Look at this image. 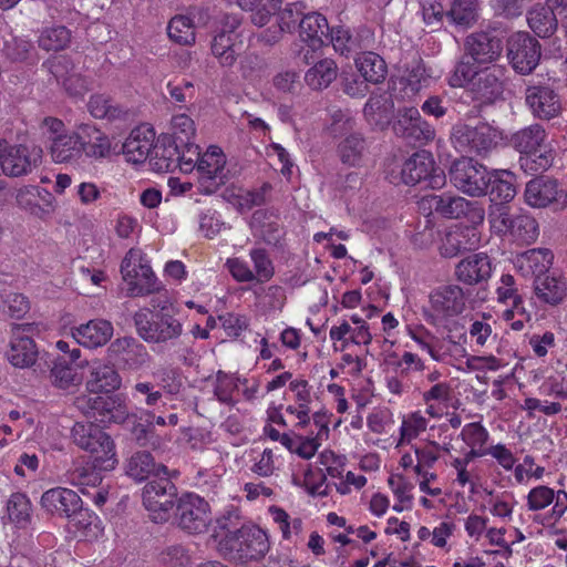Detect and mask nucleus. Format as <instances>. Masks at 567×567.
<instances>
[{
    "label": "nucleus",
    "instance_id": "60",
    "mask_svg": "<svg viewBox=\"0 0 567 567\" xmlns=\"http://www.w3.org/2000/svg\"><path fill=\"white\" fill-rule=\"evenodd\" d=\"M461 437L470 447L485 449L489 434L480 422H472L463 426Z\"/></svg>",
    "mask_w": 567,
    "mask_h": 567
},
{
    "label": "nucleus",
    "instance_id": "14",
    "mask_svg": "<svg viewBox=\"0 0 567 567\" xmlns=\"http://www.w3.org/2000/svg\"><path fill=\"white\" fill-rule=\"evenodd\" d=\"M489 171L473 158L463 157L452 165L450 179L462 193L468 196L485 195L488 189Z\"/></svg>",
    "mask_w": 567,
    "mask_h": 567
},
{
    "label": "nucleus",
    "instance_id": "59",
    "mask_svg": "<svg viewBox=\"0 0 567 567\" xmlns=\"http://www.w3.org/2000/svg\"><path fill=\"white\" fill-rule=\"evenodd\" d=\"M474 64L475 63H471L468 60H462L450 76V85L453 87H463L474 82L481 73Z\"/></svg>",
    "mask_w": 567,
    "mask_h": 567
},
{
    "label": "nucleus",
    "instance_id": "28",
    "mask_svg": "<svg viewBox=\"0 0 567 567\" xmlns=\"http://www.w3.org/2000/svg\"><path fill=\"white\" fill-rule=\"evenodd\" d=\"M467 56L476 64L494 62L501 54L502 48L498 39L487 32H476L467 37L465 42Z\"/></svg>",
    "mask_w": 567,
    "mask_h": 567
},
{
    "label": "nucleus",
    "instance_id": "33",
    "mask_svg": "<svg viewBox=\"0 0 567 567\" xmlns=\"http://www.w3.org/2000/svg\"><path fill=\"white\" fill-rule=\"evenodd\" d=\"M73 339L87 349L104 346L113 336V326L103 319L91 320L72 331Z\"/></svg>",
    "mask_w": 567,
    "mask_h": 567
},
{
    "label": "nucleus",
    "instance_id": "21",
    "mask_svg": "<svg viewBox=\"0 0 567 567\" xmlns=\"http://www.w3.org/2000/svg\"><path fill=\"white\" fill-rule=\"evenodd\" d=\"M524 197L526 204L535 208L547 207L551 203L567 204V193L558 187L556 181L545 177L529 181Z\"/></svg>",
    "mask_w": 567,
    "mask_h": 567
},
{
    "label": "nucleus",
    "instance_id": "10",
    "mask_svg": "<svg viewBox=\"0 0 567 567\" xmlns=\"http://www.w3.org/2000/svg\"><path fill=\"white\" fill-rule=\"evenodd\" d=\"M419 206L423 212L436 213L446 218L465 216L473 224H482L485 218V210L482 205L456 195H426L421 198Z\"/></svg>",
    "mask_w": 567,
    "mask_h": 567
},
{
    "label": "nucleus",
    "instance_id": "40",
    "mask_svg": "<svg viewBox=\"0 0 567 567\" xmlns=\"http://www.w3.org/2000/svg\"><path fill=\"white\" fill-rule=\"evenodd\" d=\"M365 141L359 133H352L342 138L337 145V155L343 165L360 167L364 161Z\"/></svg>",
    "mask_w": 567,
    "mask_h": 567
},
{
    "label": "nucleus",
    "instance_id": "63",
    "mask_svg": "<svg viewBox=\"0 0 567 567\" xmlns=\"http://www.w3.org/2000/svg\"><path fill=\"white\" fill-rule=\"evenodd\" d=\"M154 377L159 380L163 389L168 393H178L182 388V374L177 368L167 365L157 369L154 372Z\"/></svg>",
    "mask_w": 567,
    "mask_h": 567
},
{
    "label": "nucleus",
    "instance_id": "16",
    "mask_svg": "<svg viewBox=\"0 0 567 567\" xmlns=\"http://www.w3.org/2000/svg\"><path fill=\"white\" fill-rule=\"evenodd\" d=\"M75 405L85 415L102 423L120 422L125 415V406L120 395H80L75 399Z\"/></svg>",
    "mask_w": 567,
    "mask_h": 567
},
{
    "label": "nucleus",
    "instance_id": "15",
    "mask_svg": "<svg viewBox=\"0 0 567 567\" xmlns=\"http://www.w3.org/2000/svg\"><path fill=\"white\" fill-rule=\"evenodd\" d=\"M42 151L27 145H11L0 140V172L7 176H22L41 161Z\"/></svg>",
    "mask_w": 567,
    "mask_h": 567
},
{
    "label": "nucleus",
    "instance_id": "11",
    "mask_svg": "<svg viewBox=\"0 0 567 567\" xmlns=\"http://www.w3.org/2000/svg\"><path fill=\"white\" fill-rule=\"evenodd\" d=\"M42 127L49 134V150L54 163H79L82 159L79 125L68 133L63 121L48 116L43 120Z\"/></svg>",
    "mask_w": 567,
    "mask_h": 567
},
{
    "label": "nucleus",
    "instance_id": "26",
    "mask_svg": "<svg viewBox=\"0 0 567 567\" xmlns=\"http://www.w3.org/2000/svg\"><path fill=\"white\" fill-rule=\"evenodd\" d=\"M554 264V252L548 248H533L513 259L514 268L523 277L545 276Z\"/></svg>",
    "mask_w": 567,
    "mask_h": 567
},
{
    "label": "nucleus",
    "instance_id": "4",
    "mask_svg": "<svg viewBox=\"0 0 567 567\" xmlns=\"http://www.w3.org/2000/svg\"><path fill=\"white\" fill-rule=\"evenodd\" d=\"M546 131L539 124L526 126L512 135L511 143L522 156L519 163L532 174L548 169L554 161L553 151L546 144Z\"/></svg>",
    "mask_w": 567,
    "mask_h": 567
},
{
    "label": "nucleus",
    "instance_id": "19",
    "mask_svg": "<svg viewBox=\"0 0 567 567\" xmlns=\"http://www.w3.org/2000/svg\"><path fill=\"white\" fill-rule=\"evenodd\" d=\"M393 130L396 135L421 143L431 142L435 137L434 127L423 120L419 110L413 106L403 107L398 112Z\"/></svg>",
    "mask_w": 567,
    "mask_h": 567
},
{
    "label": "nucleus",
    "instance_id": "42",
    "mask_svg": "<svg viewBox=\"0 0 567 567\" xmlns=\"http://www.w3.org/2000/svg\"><path fill=\"white\" fill-rule=\"evenodd\" d=\"M338 75V66L331 59L315 63L305 74L306 84L312 90L327 89Z\"/></svg>",
    "mask_w": 567,
    "mask_h": 567
},
{
    "label": "nucleus",
    "instance_id": "41",
    "mask_svg": "<svg viewBox=\"0 0 567 567\" xmlns=\"http://www.w3.org/2000/svg\"><path fill=\"white\" fill-rule=\"evenodd\" d=\"M355 66L363 80L372 84L383 82L388 72L385 61L374 52L361 53L355 59Z\"/></svg>",
    "mask_w": 567,
    "mask_h": 567
},
{
    "label": "nucleus",
    "instance_id": "39",
    "mask_svg": "<svg viewBox=\"0 0 567 567\" xmlns=\"http://www.w3.org/2000/svg\"><path fill=\"white\" fill-rule=\"evenodd\" d=\"M18 206L35 217H43L48 209L45 206H51L53 196L45 188L39 186H23L18 189L16 195Z\"/></svg>",
    "mask_w": 567,
    "mask_h": 567
},
{
    "label": "nucleus",
    "instance_id": "29",
    "mask_svg": "<svg viewBox=\"0 0 567 567\" xmlns=\"http://www.w3.org/2000/svg\"><path fill=\"white\" fill-rule=\"evenodd\" d=\"M121 385V378L112 364L100 359L92 361L86 389L91 394L113 393Z\"/></svg>",
    "mask_w": 567,
    "mask_h": 567
},
{
    "label": "nucleus",
    "instance_id": "24",
    "mask_svg": "<svg viewBox=\"0 0 567 567\" xmlns=\"http://www.w3.org/2000/svg\"><path fill=\"white\" fill-rule=\"evenodd\" d=\"M155 131L148 124L133 128L123 144V154L127 162L144 163L155 147Z\"/></svg>",
    "mask_w": 567,
    "mask_h": 567
},
{
    "label": "nucleus",
    "instance_id": "30",
    "mask_svg": "<svg viewBox=\"0 0 567 567\" xmlns=\"http://www.w3.org/2000/svg\"><path fill=\"white\" fill-rule=\"evenodd\" d=\"M167 472L168 468L164 464H157L147 451L135 452L125 463V473L136 482L151 481Z\"/></svg>",
    "mask_w": 567,
    "mask_h": 567
},
{
    "label": "nucleus",
    "instance_id": "47",
    "mask_svg": "<svg viewBox=\"0 0 567 567\" xmlns=\"http://www.w3.org/2000/svg\"><path fill=\"white\" fill-rule=\"evenodd\" d=\"M33 324H14L11 330L10 349L16 354H38L37 344L32 338Z\"/></svg>",
    "mask_w": 567,
    "mask_h": 567
},
{
    "label": "nucleus",
    "instance_id": "23",
    "mask_svg": "<svg viewBox=\"0 0 567 567\" xmlns=\"http://www.w3.org/2000/svg\"><path fill=\"white\" fill-rule=\"evenodd\" d=\"M493 274L491 258L485 252H476L461 259L455 266V278L465 285L474 286L487 281Z\"/></svg>",
    "mask_w": 567,
    "mask_h": 567
},
{
    "label": "nucleus",
    "instance_id": "9",
    "mask_svg": "<svg viewBox=\"0 0 567 567\" xmlns=\"http://www.w3.org/2000/svg\"><path fill=\"white\" fill-rule=\"evenodd\" d=\"M142 498L153 522H167L172 517L177 499V487L172 482L169 473L148 481L143 488Z\"/></svg>",
    "mask_w": 567,
    "mask_h": 567
},
{
    "label": "nucleus",
    "instance_id": "37",
    "mask_svg": "<svg viewBox=\"0 0 567 567\" xmlns=\"http://www.w3.org/2000/svg\"><path fill=\"white\" fill-rule=\"evenodd\" d=\"M505 72L506 70L499 65H492L482 70L472 83V89L476 92L478 99L489 102L498 97L503 92Z\"/></svg>",
    "mask_w": 567,
    "mask_h": 567
},
{
    "label": "nucleus",
    "instance_id": "51",
    "mask_svg": "<svg viewBox=\"0 0 567 567\" xmlns=\"http://www.w3.org/2000/svg\"><path fill=\"white\" fill-rule=\"evenodd\" d=\"M63 69L64 68L59 62L52 65L51 72L56 80L62 83L70 95H83L89 89L87 81L73 69L71 71L66 70L65 72H63Z\"/></svg>",
    "mask_w": 567,
    "mask_h": 567
},
{
    "label": "nucleus",
    "instance_id": "50",
    "mask_svg": "<svg viewBox=\"0 0 567 567\" xmlns=\"http://www.w3.org/2000/svg\"><path fill=\"white\" fill-rule=\"evenodd\" d=\"M497 320L513 331H522L530 321V313L526 310L523 299H517L511 307L497 311Z\"/></svg>",
    "mask_w": 567,
    "mask_h": 567
},
{
    "label": "nucleus",
    "instance_id": "8",
    "mask_svg": "<svg viewBox=\"0 0 567 567\" xmlns=\"http://www.w3.org/2000/svg\"><path fill=\"white\" fill-rule=\"evenodd\" d=\"M121 275L127 284L130 296H146L162 288L150 261L142 250L132 248L121 264Z\"/></svg>",
    "mask_w": 567,
    "mask_h": 567
},
{
    "label": "nucleus",
    "instance_id": "25",
    "mask_svg": "<svg viewBox=\"0 0 567 567\" xmlns=\"http://www.w3.org/2000/svg\"><path fill=\"white\" fill-rule=\"evenodd\" d=\"M79 134L81 157L99 161L111 155L112 142L96 125L81 123L79 124Z\"/></svg>",
    "mask_w": 567,
    "mask_h": 567
},
{
    "label": "nucleus",
    "instance_id": "43",
    "mask_svg": "<svg viewBox=\"0 0 567 567\" xmlns=\"http://www.w3.org/2000/svg\"><path fill=\"white\" fill-rule=\"evenodd\" d=\"M81 357L56 358L51 369V377L56 386L65 389L81 380V377L78 374V368H82V362H76Z\"/></svg>",
    "mask_w": 567,
    "mask_h": 567
},
{
    "label": "nucleus",
    "instance_id": "62",
    "mask_svg": "<svg viewBox=\"0 0 567 567\" xmlns=\"http://www.w3.org/2000/svg\"><path fill=\"white\" fill-rule=\"evenodd\" d=\"M496 285L495 293L498 303L506 305L508 301L514 303L517 299H522L515 278L511 274H503Z\"/></svg>",
    "mask_w": 567,
    "mask_h": 567
},
{
    "label": "nucleus",
    "instance_id": "38",
    "mask_svg": "<svg viewBox=\"0 0 567 567\" xmlns=\"http://www.w3.org/2000/svg\"><path fill=\"white\" fill-rule=\"evenodd\" d=\"M226 155L219 146L210 145L202 153L197 172L203 179L223 184L226 178Z\"/></svg>",
    "mask_w": 567,
    "mask_h": 567
},
{
    "label": "nucleus",
    "instance_id": "35",
    "mask_svg": "<svg viewBox=\"0 0 567 567\" xmlns=\"http://www.w3.org/2000/svg\"><path fill=\"white\" fill-rule=\"evenodd\" d=\"M489 212L495 206H504L503 204L509 203L516 196V177L508 169H494L491 171L488 176Z\"/></svg>",
    "mask_w": 567,
    "mask_h": 567
},
{
    "label": "nucleus",
    "instance_id": "61",
    "mask_svg": "<svg viewBox=\"0 0 567 567\" xmlns=\"http://www.w3.org/2000/svg\"><path fill=\"white\" fill-rule=\"evenodd\" d=\"M555 499V491L546 485L533 487L527 494V508L538 512L549 506Z\"/></svg>",
    "mask_w": 567,
    "mask_h": 567
},
{
    "label": "nucleus",
    "instance_id": "36",
    "mask_svg": "<svg viewBox=\"0 0 567 567\" xmlns=\"http://www.w3.org/2000/svg\"><path fill=\"white\" fill-rule=\"evenodd\" d=\"M477 244L478 236L475 228L455 226L445 234L440 246V251L443 257L452 258L462 250L475 248Z\"/></svg>",
    "mask_w": 567,
    "mask_h": 567
},
{
    "label": "nucleus",
    "instance_id": "12",
    "mask_svg": "<svg viewBox=\"0 0 567 567\" xmlns=\"http://www.w3.org/2000/svg\"><path fill=\"white\" fill-rule=\"evenodd\" d=\"M174 523L188 534L205 533L212 523L208 502L195 493H185L176 499Z\"/></svg>",
    "mask_w": 567,
    "mask_h": 567
},
{
    "label": "nucleus",
    "instance_id": "17",
    "mask_svg": "<svg viewBox=\"0 0 567 567\" xmlns=\"http://www.w3.org/2000/svg\"><path fill=\"white\" fill-rule=\"evenodd\" d=\"M508 59L513 68L522 73H530L540 59L538 42L526 32H517L508 39Z\"/></svg>",
    "mask_w": 567,
    "mask_h": 567
},
{
    "label": "nucleus",
    "instance_id": "7",
    "mask_svg": "<svg viewBox=\"0 0 567 567\" xmlns=\"http://www.w3.org/2000/svg\"><path fill=\"white\" fill-rule=\"evenodd\" d=\"M491 229L499 235L507 236L517 245H532L539 236L536 219L526 214L511 215L506 206H495L488 214Z\"/></svg>",
    "mask_w": 567,
    "mask_h": 567
},
{
    "label": "nucleus",
    "instance_id": "44",
    "mask_svg": "<svg viewBox=\"0 0 567 567\" xmlns=\"http://www.w3.org/2000/svg\"><path fill=\"white\" fill-rule=\"evenodd\" d=\"M527 21L529 28L540 38H548L557 30V18L549 8L536 6L528 11Z\"/></svg>",
    "mask_w": 567,
    "mask_h": 567
},
{
    "label": "nucleus",
    "instance_id": "46",
    "mask_svg": "<svg viewBox=\"0 0 567 567\" xmlns=\"http://www.w3.org/2000/svg\"><path fill=\"white\" fill-rule=\"evenodd\" d=\"M237 2L241 9L252 11L251 22L261 28L277 12L281 0H237Z\"/></svg>",
    "mask_w": 567,
    "mask_h": 567
},
{
    "label": "nucleus",
    "instance_id": "20",
    "mask_svg": "<svg viewBox=\"0 0 567 567\" xmlns=\"http://www.w3.org/2000/svg\"><path fill=\"white\" fill-rule=\"evenodd\" d=\"M533 293L540 305L557 307L567 299V277L560 271L538 276L533 282Z\"/></svg>",
    "mask_w": 567,
    "mask_h": 567
},
{
    "label": "nucleus",
    "instance_id": "49",
    "mask_svg": "<svg viewBox=\"0 0 567 567\" xmlns=\"http://www.w3.org/2000/svg\"><path fill=\"white\" fill-rule=\"evenodd\" d=\"M9 519L19 528H24L31 520V502L22 493H14L7 503Z\"/></svg>",
    "mask_w": 567,
    "mask_h": 567
},
{
    "label": "nucleus",
    "instance_id": "56",
    "mask_svg": "<svg viewBox=\"0 0 567 567\" xmlns=\"http://www.w3.org/2000/svg\"><path fill=\"white\" fill-rule=\"evenodd\" d=\"M241 382L239 378L235 379L233 375L219 370L216 374V384L214 388V395L224 404L233 405V392L238 389V383Z\"/></svg>",
    "mask_w": 567,
    "mask_h": 567
},
{
    "label": "nucleus",
    "instance_id": "48",
    "mask_svg": "<svg viewBox=\"0 0 567 567\" xmlns=\"http://www.w3.org/2000/svg\"><path fill=\"white\" fill-rule=\"evenodd\" d=\"M446 16L454 24L468 28L477 20L478 2L477 0H453Z\"/></svg>",
    "mask_w": 567,
    "mask_h": 567
},
{
    "label": "nucleus",
    "instance_id": "13",
    "mask_svg": "<svg viewBox=\"0 0 567 567\" xmlns=\"http://www.w3.org/2000/svg\"><path fill=\"white\" fill-rule=\"evenodd\" d=\"M401 179L405 185L426 182L433 189L442 188L446 183L443 169L436 166L433 155L427 151H419L404 162Z\"/></svg>",
    "mask_w": 567,
    "mask_h": 567
},
{
    "label": "nucleus",
    "instance_id": "53",
    "mask_svg": "<svg viewBox=\"0 0 567 567\" xmlns=\"http://www.w3.org/2000/svg\"><path fill=\"white\" fill-rule=\"evenodd\" d=\"M71 42V32L63 25L47 28L39 38V45L47 51L65 49Z\"/></svg>",
    "mask_w": 567,
    "mask_h": 567
},
{
    "label": "nucleus",
    "instance_id": "6",
    "mask_svg": "<svg viewBox=\"0 0 567 567\" xmlns=\"http://www.w3.org/2000/svg\"><path fill=\"white\" fill-rule=\"evenodd\" d=\"M502 140V133L485 122H458L452 128L451 142L461 153L486 155Z\"/></svg>",
    "mask_w": 567,
    "mask_h": 567
},
{
    "label": "nucleus",
    "instance_id": "58",
    "mask_svg": "<svg viewBox=\"0 0 567 567\" xmlns=\"http://www.w3.org/2000/svg\"><path fill=\"white\" fill-rule=\"evenodd\" d=\"M173 141L181 144L193 142L196 133L194 121L186 114H177L172 118Z\"/></svg>",
    "mask_w": 567,
    "mask_h": 567
},
{
    "label": "nucleus",
    "instance_id": "55",
    "mask_svg": "<svg viewBox=\"0 0 567 567\" xmlns=\"http://www.w3.org/2000/svg\"><path fill=\"white\" fill-rule=\"evenodd\" d=\"M101 471L100 468H95L93 463L92 466H78L70 473L69 480L72 485L80 488L81 493L85 494V487H96L101 484Z\"/></svg>",
    "mask_w": 567,
    "mask_h": 567
},
{
    "label": "nucleus",
    "instance_id": "52",
    "mask_svg": "<svg viewBox=\"0 0 567 567\" xmlns=\"http://www.w3.org/2000/svg\"><path fill=\"white\" fill-rule=\"evenodd\" d=\"M90 114L95 118H118L124 114V111L118 105L113 104L111 97L104 94H94L90 97L87 103Z\"/></svg>",
    "mask_w": 567,
    "mask_h": 567
},
{
    "label": "nucleus",
    "instance_id": "57",
    "mask_svg": "<svg viewBox=\"0 0 567 567\" xmlns=\"http://www.w3.org/2000/svg\"><path fill=\"white\" fill-rule=\"evenodd\" d=\"M249 256L254 264L255 280L258 282L270 280L275 274V268L266 250L260 248L252 249Z\"/></svg>",
    "mask_w": 567,
    "mask_h": 567
},
{
    "label": "nucleus",
    "instance_id": "34",
    "mask_svg": "<svg viewBox=\"0 0 567 567\" xmlns=\"http://www.w3.org/2000/svg\"><path fill=\"white\" fill-rule=\"evenodd\" d=\"M329 24L327 19L318 13L310 12L300 19L299 35L312 51L322 48L328 41Z\"/></svg>",
    "mask_w": 567,
    "mask_h": 567
},
{
    "label": "nucleus",
    "instance_id": "27",
    "mask_svg": "<svg viewBox=\"0 0 567 567\" xmlns=\"http://www.w3.org/2000/svg\"><path fill=\"white\" fill-rule=\"evenodd\" d=\"M433 80L431 70L417 61L411 68H408L404 74L393 82V91L399 92L402 100L414 97L422 89L430 86Z\"/></svg>",
    "mask_w": 567,
    "mask_h": 567
},
{
    "label": "nucleus",
    "instance_id": "45",
    "mask_svg": "<svg viewBox=\"0 0 567 567\" xmlns=\"http://www.w3.org/2000/svg\"><path fill=\"white\" fill-rule=\"evenodd\" d=\"M167 34L179 45H193L196 41L194 21L187 16H175L167 24Z\"/></svg>",
    "mask_w": 567,
    "mask_h": 567
},
{
    "label": "nucleus",
    "instance_id": "5",
    "mask_svg": "<svg viewBox=\"0 0 567 567\" xmlns=\"http://www.w3.org/2000/svg\"><path fill=\"white\" fill-rule=\"evenodd\" d=\"M73 443L90 453L95 468L113 470L117 464L115 444L103 429L92 422H76L71 430Z\"/></svg>",
    "mask_w": 567,
    "mask_h": 567
},
{
    "label": "nucleus",
    "instance_id": "32",
    "mask_svg": "<svg viewBox=\"0 0 567 567\" xmlns=\"http://www.w3.org/2000/svg\"><path fill=\"white\" fill-rule=\"evenodd\" d=\"M81 497L72 489L54 487L42 494L41 506L52 515L68 517L74 509L80 508Z\"/></svg>",
    "mask_w": 567,
    "mask_h": 567
},
{
    "label": "nucleus",
    "instance_id": "18",
    "mask_svg": "<svg viewBox=\"0 0 567 567\" xmlns=\"http://www.w3.org/2000/svg\"><path fill=\"white\" fill-rule=\"evenodd\" d=\"M240 19L235 14H226L220 21V29L212 40V54L221 66H231L236 61L235 44L239 39L237 29Z\"/></svg>",
    "mask_w": 567,
    "mask_h": 567
},
{
    "label": "nucleus",
    "instance_id": "3",
    "mask_svg": "<svg viewBox=\"0 0 567 567\" xmlns=\"http://www.w3.org/2000/svg\"><path fill=\"white\" fill-rule=\"evenodd\" d=\"M467 307V296L456 284H446L433 288L423 307V316L427 323L446 329L450 323L461 316Z\"/></svg>",
    "mask_w": 567,
    "mask_h": 567
},
{
    "label": "nucleus",
    "instance_id": "64",
    "mask_svg": "<svg viewBox=\"0 0 567 567\" xmlns=\"http://www.w3.org/2000/svg\"><path fill=\"white\" fill-rule=\"evenodd\" d=\"M179 158H178V169L184 173L192 172L195 167L197 168L199 159H200V152L199 147L194 143H179Z\"/></svg>",
    "mask_w": 567,
    "mask_h": 567
},
{
    "label": "nucleus",
    "instance_id": "2",
    "mask_svg": "<svg viewBox=\"0 0 567 567\" xmlns=\"http://www.w3.org/2000/svg\"><path fill=\"white\" fill-rule=\"evenodd\" d=\"M153 310L142 308L134 315L138 334L147 342H166L182 333V324L169 313L168 300L154 297Z\"/></svg>",
    "mask_w": 567,
    "mask_h": 567
},
{
    "label": "nucleus",
    "instance_id": "22",
    "mask_svg": "<svg viewBox=\"0 0 567 567\" xmlns=\"http://www.w3.org/2000/svg\"><path fill=\"white\" fill-rule=\"evenodd\" d=\"M525 101L533 115L542 120L554 118L559 115L561 111L559 96L549 86H528L525 94Z\"/></svg>",
    "mask_w": 567,
    "mask_h": 567
},
{
    "label": "nucleus",
    "instance_id": "1",
    "mask_svg": "<svg viewBox=\"0 0 567 567\" xmlns=\"http://www.w3.org/2000/svg\"><path fill=\"white\" fill-rule=\"evenodd\" d=\"M228 520L227 517L217 519L219 528L227 530L218 542L220 556L241 565L262 559L270 548L267 534L257 526L248 525L229 530Z\"/></svg>",
    "mask_w": 567,
    "mask_h": 567
},
{
    "label": "nucleus",
    "instance_id": "54",
    "mask_svg": "<svg viewBox=\"0 0 567 567\" xmlns=\"http://www.w3.org/2000/svg\"><path fill=\"white\" fill-rule=\"evenodd\" d=\"M155 148V162L154 166L158 171H174L178 167L179 158V143L172 141L168 144H163Z\"/></svg>",
    "mask_w": 567,
    "mask_h": 567
},
{
    "label": "nucleus",
    "instance_id": "31",
    "mask_svg": "<svg viewBox=\"0 0 567 567\" xmlns=\"http://www.w3.org/2000/svg\"><path fill=\"white\" fill-rule=\"evenodd\" d=\"M303 10L305 4L302 2L287 4L277 14L278 25L252 37L251 40L256 39L257 41H262L267 44L278 42L284 32H291L295 29L296 22L305 16Z\"/></svg>",
    "mask_w": 567,
    "mask_h": 567
}]
</instances>
